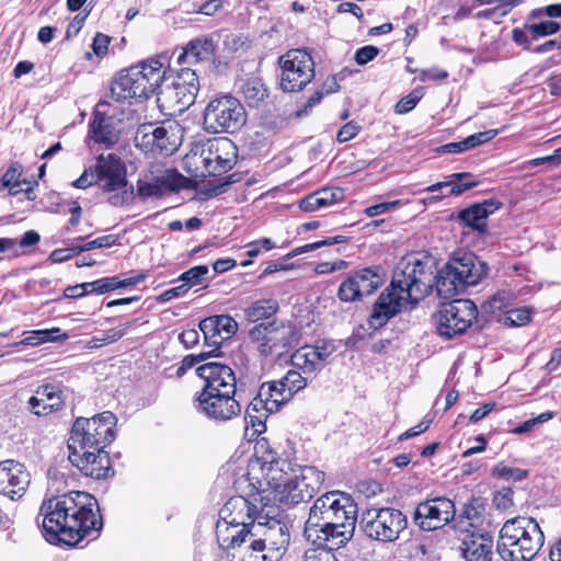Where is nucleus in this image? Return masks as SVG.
Segmentation results:
<instances>
[{
    "label": "nucleus",
    "mask_w": 561,
    "mask_h": 561,
    "mask_svg": "<svg viewBox=\"0 0 561 561\" xmlns=\"http://www.w3.org/2000/svg\"><path fill=\"white\" fill-rule=\"evenodd\" d=\"M247 477L264 488L271 504L295 506L310 501L322 486L325 473L313 466H299L283 458L266 438L254 445V455L249 459Z\"/></svg>",
    "instance_id": "1"
},
{
    "label": "nucleus",
    "mask_w": 561,
    "mask_h": 561,
    "mask_svg": "<svg viewBox=\"0 0 561 561\" xmlns=\"http://www.w3.org/2000/svg\"><path fill=\"white\" fill-rule=\"evenodd\" d=\"M44 538L54 545L77 547L84 539H96L104 526L96 497L70 491L43 501L37 517Z\"/></svg>",
    "instance_id": "2"
},
{
    "label": "nucleus",
    "mask_w": 561,
    "mask_h": 561,
    "mask_svg": "<svg viewBox=\"0 0 561 561\" xmlns=\"http://www.w3.org/2000/svg\"><path fill=\"white\" fill-rule=\"evenodd\" d=\"M433 270L428 260L415 254L403 257L393 271L390 285L380 294L369 316L371 328H381L397 316L404 302L417 304L433 291Z\"/></svg>",
    "instance_id": "3"
},
{
    "label": "nucleus",
    "mask_w": 561,
    "mask_h": 561,
    "mask_svg": "<svg viewBox=\"0 0 561 561\" xmlns=\"http://www.w3.org/2000/svg\"><path fill=\"white\" fill-rule=\"evenodd\" d=\"M543 542V533L535 518L516 516L500 529L496 551L503 561H531Z\"/></svg>",
    "instance_id": "4"
},
{
    "label": "nucleus",
    "mask_w": 561,
    "mask_h": 561,
    "mask_svg": "<svg viewBox=\"0 0 561 561\" xmlns=\"http://www.w3.org/2000/svg\"><path fill=\"white\" fill-rule=\"evenodd\" d=\"M165 69L159 59H148L122 71L111 85V95L116 101L148 99L157 94L164 80Z\"/></svg>",
    "instance_id": "5"
},
{
    "label": "nucleus",
    "mask_w": 561,
    "mask_h": 561,
    "mask_svg": "<svg viewBox=\"0 0 561 561\" xmlns=\"http://www.w3.org/2000/svg\"><path fill=\"white\" fill-rule=\"evenodd\" d=\"M244 481L248 482V491L243 495L231 496L219 510V519L217 523H228L229 525L255 526L257 520L266 519L274 513V505L271 504V497L264 488H256L257 484L250 481L244 474Z\"/></svg>",
    "instance_id": "6"
},
{
    "label": "nucleus",
    "mask_w": 561,
    "mask_h": 561,
    "mask_svg": "<svg viewBox=\"0 0 561 561\" xmlns=\"http://www.w3.org/2000/svg\"><path fill=\"white\" fill-rule=\"evenodd\" d=\"M117 419L114 413L104 411L92 417H77L71 426L68 448L80 453L106 449L116 437Z\"/></svg>",
    "instance_id": "7"
},
{
    "label": "nucleus",
    "mask_w": 561,
    "mask_h": 561,
    "mask_svg": "<svg viewBox=\"0 0 561 561\" xmlns=\"http://www.w3.org/2000/svg\"><path fill=\"white\" fill-rule=\"evenodd\" d=\"M237 147L226 138L210 141L206 148H195L183 158V167L190 175H222L237 163Z\"/></svg>",
    "instance_id": "8"
},
{
    "label": "nucleus",
    "mask_w": 561,
    "mask_h": 561,
    "mask_svg": "<svg viewBox=\"0 0 561 561\" xmlns=\"http://www.w3.org/2000/svg\"><path fill=\"white\" fill-rule=\"evenodd\" d=\"M436 331L445 340L465 334L479 318V309L471 299H453L443 302L433 316Z\"/></svg>",
    "instance_id": "9"
},
{
    "label": "nucleus",
    "mask_w": 561,
    "mask_h": 561,
    "mask_svg": "<svg viewBox=\"0 0 561 561\" xmlns=\"http://www.w3.org/2000/svg\"><path fill=\"white\" fill-rule=\"evenodd\" d=\"M405 515L393 507H370L360 514L359 527L371 540L393 542L407 528Z\"/></svg>",
    "instance_id": "10"
},
{
    "label": "nucleus",
    "mask_w": 561,
    "mask_h": 561,
    "mask_svg": "<svg viewBox=\"0 0 561 561\" xmlns=\"http://www.w3.org/2000/svg\"><path fill=\"white\" fill-rule=\"evenodd\" d=\"M249 339L260 355H283L298 342V334L290 323L271 321L259 323L249 331Z\"/></svg>",
    "instance_id": "11"
},
{
    "label": "nucleus",
    "mask_w": 561,
    "mask_h": 561,
    "mask_svg": "<svg viewBox=\"0 0 561 561\" xmlns=\"http://www.w3.org/2000/svg\"><path fill=\"white\" fill-rule=\"evenodd\" d=\"M247 122V113L240 101L231 95L211 100L204 112V128L208 133H234Z\"/></svg>",
    "instance_id": "12"
},
{
    "label": "nucleus",
    "mask_w": 561,
    "mask_h": 561,
    "mask_svg": "<svg viewBox=\"0 0 561 561\" xmlns=\"http://www.w3.org/2000/svg\"><path fill=\"white\" fill-rule=\"evenodd\" d=\"M289 401L278 379L263 382L247 407L249 423L257 433L265 432L268 416L279 412Z\"/></svg>",
    "instance_id": "13"
},
{
    "label": "nucleus",
    "mask_w": 561,
    "mask_h": 561,
    "mask_svg": "<svg viewBox=\"0 0 561 561\" xmlns=\"http://www.w3.org/2000/svg\"><path fill=\"white\" fill-rule=\"evenodd\" d=\"M183 128L174 121H168L160 126L144 124L138 127L135 145L145 152L170 156L181 146Z\"/></svg>",
    "instance_id": "14"
},
{
    "label": "nucleus",
    "mask_w": 561,
    "mask_h": 561,
    "mask_svg": "<svg viewBox=\"0 0 561 561\" xmlns=\"http://www.w3.org/2000/svg\"><path fill=\"white\" fill-rule=\"evenodd\" d=\"M199 90V82L195 70L182 68L170 84L160 87L157 102L160 107L171 114L183 112L195 101Z\"/></svg>",
    "instance_id": "15"
},
{
    "label": "nucleus",
    "mask_w": 561,
    "mask_h": 561,
    "mask_svg": "<svg viewBox=\"0 0 561 561\" xmlns=\"http://www.w3.org/2000/svg\"><path fill=\"white\" fill-rule=\"evenodd\" d=\"M280 87L286 92L302 90L314 77L312 57L304 49H290L279 57Z\"/></svg>",
    "instance_id": "16"
},
{
    "label": "nucleus",
    "mask_w": 561,
    "mask_h": 561,
    "mask_svg": "<svg viewBox=\"0 0 561 561\" xmlns=\"http://www.w3.org/2000/svg\"><path fill=\"white\" fill-rule=\"evenodd\" d=\"M385 283L381 266H368L352 272L339 286L336 296L342 302H356L375 294Z\"/></svg>",
    "instance_id": "17"
},
{
    "label": "nucleus",
    "mask_w": 561,
    "mask_h": 561,
    "mask_svg": "<svg viewBox=\"0 0 561 561\" xmlns=\"http://www.w3.org/2000/svg\"><path fill=\"white\" fill-rule=\"evenodd\" d=\"M455 513V503L451 500L437 496L419 503L413 519L422 530L433 531L451 522Z\"/></svg>",
    "instance_id": "18"
},
{
    "label": "nucleus",
    "mask_w": 561,
    "mask_h": 561,
    "mask_svg": "<svg viewBox=\"0 0 561 561\" xmlns=\"http://www.w3.org/2000/svg\"><path fill=\"white\" fill-rule=\"evenodd\" d=\"M196 409L215 421H230L241 414V404L231 392L196 394Z\"/></svg>",
    "instance_id": "19"
},
{
    "label": "nucleus",
    "mask_w": 561,
    "mask_h": 561,
    "mask_svg": "<svg viewBox=\"0 0 561 561\" xmlns=\"http://www.w3.org/2000/svg\"><path fill=\"white\" fill-rule=\"evenodd\" d=\"M96 184L103 192L108 193L107 203L114 207H122L135 199L134 185L127 178H77L71 185L76 188H88Z\"/></svg>",
    "instance_id": "20"
},
{
    "label": "nucleus",
    "mask_w": 561,
    "mask_h": 561,
    "mask_svg": "<svg viewBox=\"0 0 561 561\" xmlns=\"http://www.w3.org/2000/svg\"><path fill=\"white\" fill-rule=\"evenodd\" d=\"M196 375L204 380L198 393L231 392L237 394V379L232 368L226 364L209 362L196 367Z\"/></svg>",
    "instance_id": "21"
},
{
    "label": "nucleus",
    "mask_w": 561,
    "mask_h": 561,
    "mask_svg": "<svg viewBox=\"0 0 561 561\" xmlns=\"http://www.w3.org/2000/svg\"><path fill=\"white\" fill-rule=\"evenodd\" d=\"M252 537L257 540L256 543L261 545L266 552L279 553V559L285 552L290 539L287 527L280 523V520L270 517V515L266 519L257 520Z\"/></svg>",
    "instance_id": "22"
},
{
    "label": "nucleus",
    "mask_w": 561,
    "mask_h": 561,
    "mask_svg": "<svg viewBox=\"0 0 561 561\" xmlns=\"http://www.w3.org/2000/svg\"><path fill=\"white\" fill-rule=\"evenodd\" d=\"M69 459L83 476L94 480H105L115 473L106 449L71 451Z\"/></svg>",
    "instance_id": "23"
},
{
    "label": "nucleus",
    "mask_w": 561,
    "mask_h": 561,
    "mask_svg": "<svg viewBox=\"0 0 561 561\" xmlns=\"http://www.w3.org/2000/svg\"><path fill=\"white\" fill-rule=\"evenodd\" d=\"M335 347L328 342H321L316 345H304L297 348L290 356V364L299 369L304 375L310 377L321 371L328 358L332 355Z\"/></svg>",
    "instance_id": "24"
},
{
    "label": "nucleus",
    "mask_w": 561,
    "mask_h": 561,
    "mask_svg": "<svg viewBox=\"0 0 561 561\" xmlns=\"http://www.w3.org/2000/svg\"><path fill=\"white\" fill-rule=\"evenodd\" d=\"M30 481V472L23 463L13 459L0 461V495L19 500L26 492Z\"/></svg>",
    "instance_id": "25"
},
{
    "label": "nucleus",
    "mask_w": 561,
    "mask_h": 561,
    "mask_svg": "<svg viewBox=\"0 0 561 561\" xmlns=\"http://www.w3.org/2000/svg\"><path fill=\"white\" fill-rule=\"evenodd\" d=\"M354 526L327 525L320 527H305L304 535L313 546L329 551L345 546L353 537Z\"/></svg>",
    "instance_id": "26"
},
{
    "label": "nucleus",
    "mask_w": 561,
    "mask_h": 561,
    "mask_svg": "<svg viewBox=\"0 0 561 561\" xmlns=\"http://www.w3.org/2000/svg\"><path fill=\"white\" fill-rule=\"evenodd\" d=\"M459 540L460 554L465 561H492L494 545L489 533L463 529Z\"/></svg>",
    "instance_id": "27"
},
{
    "label": "nucleus",
    "mask_w": 561,
    "mask_h": 561,
    "mask_svg": "<svg viewBox=\"0 0 561 561\" xmlns=\"http://www.w3.org/2000/svg\"><path fill=\"white\" fill-rule=\"evenodd\" d=\"M31 413L36 416H48L60 412L66 405V397L61 386L43 383L27 401Z\"/></svg>",
    "instance_id": "28"
},
{
    "label": "nucleus",
    "mask_w": 561,
    "mask_h": 561,
    "mask_svg": "<svg viewBox=\"0 0 561 561\" xmlns=\"http://www.w3.org/2000/svg\"><path fill=\"white\" fill-rule=\"evenodd\" d=\"M199 329L206 344L218 348L237 333L238 323L228 314H216L203 319Z\"/></svg>",
    "instance_id": "29"
},
{
    "label": "nucleus",
    "mask_w": 561,
    "mask_h": 561,
    "mask_svg": "<svg viewBox=\"0 0 561 561\" xmlns=\"http://www.w3.org/2000/svg\"><path fill=\"white\" fill-rule=\"evenodd\" d=\"M503 206V203L489 198L481 203H476L459 211L457 218L465 227H469L480 233L486 232V219Z\"/></svg>",
    "instance_id": "30"
},
{
    "label": "nucleus",
    "mask_w": 561,
    "mask_h": 561,
    "mask_svg": "<svg viewBox=\"0 0 561 561\" xmlns=\"http://www.w3.org/2000/svg\"><path fill=\"white\" fill-rule=\"evenodd\" d=\"M449 263L459 278V282H461L466 288L477 285L488 274L486 264L480 261L473 253H465L461 256L454 257Z\"/></svg>",
    "instance_id": "31"
},
{
    "label": "nucleus",
    "mask_w": 561,
    "mask_h": 561,
    "mask_svg": "<svg viewBox=\"0 0 561 561\" xmlns=\"http://www.w3.org/2000/svg\"><path fill=\"white\" fill-rule=\"evenodd\" d=\"M137 172L135 163L122 159L117 153L98 156L95 164L85 169L81 175H128Z\"/></svg>",
    "instance_id": "32"
},
{
    "label": "nucleus",
    "mask_w": 561,
    "mask_h": 561,
    "mask_svg": "<svg viewBox=\"0 0 561 561\" xmlns=\"http://www.w3.org/2000/svg\"><path fill=\"white\" fill-rule=\"evenodd\" d=\"M254 526L245 525H229L228 523L216 524V538L219 546L231 552L242 543H247L252 538Z\"/></svg>",
    "instance_id": "33"
},
{
    "label": "nucleus",
    "mask_w": 561,
    "mask_h": 561,
    "mask_svg": "<svg viewBox=\"0 0 561 561\" xmlns=\"http://www.w3.org/2000/svg\"><path fill=\"white\" fill-rule=\"evenodd\" d=\"M182 182V190L190 188L196 191L195 198L205 202L226 193L231 184L240 181L241 178H224L220 181H208L201 185L196 178H171Z\"/></svg>",
    "instance_id": "34"
},
{
    "label": "nucleus",
    "mask_w": 561,
    "mask_h": 561,
    "mask_svg": "<svg viewBox=\"0 0 561 561\" xmlns=\"http://www.w3.org/2000/svg\"><path fill=\"white\" fill-rule=\"evenodd\" d=\"M416 256L419 259L430 261V264L433 270V276H434L433 288L436 287L437 295L439 297L445 298V299L453 298L454 296L458 295L460 291L466 289L463 284H461V282H459V278L457 277L454 268L450 267L449 262L445 264V266L438 272V274H435V266L432 263L431 257H428V256L420 257L419 255H416Z\"/></svg>",
    "instance_id": "35"
},
{
    "label": "nucleus",
    "mask_w": 561,
    "mask_h": 561,
    "mask_svg": "<svg viewBox=\"0 0 561 561\" xmlns=\"http://www.w3.org/2000/svg\"><path fill=\"white\" fill-rule=\"evenodd\" d=\"M344 198L345 193L342 187L327 186L301 198L298 205L301 210L310 213L323 207L332 206L342 202Z\"/></svg>",
    "instance_id": "36"
},
{
    "label": "nucleus",
    "mask_w": 561,
    "mask_h": 561,
    "mask_svg": "<svg viewBox=\"0 0 561 561\" xmlns=\"http://www.w3.org/2000/svg\"><path fill=\"white\" fill-rule=\"evenodd\" d=\"M334 496L336 492H327L313 502L305 527L334 525V520H337L334 516Z\"/></svg>",
    "instance_id": "37"
},
{
    "label": "nucleus",
    "mask_w": 561,
    "mask_h": 561,
    "mask_svg": "<svg viewBox=\"0 0 561 561\" xmlns=\"http://www.w3.org/2000/svg\"><path fill=\"white\" fill-rule=\"evenodd\" d=\"M215 43L213 37L203 36L191 41L178 60L180 64H196L202 61H209L215 55Z\"/></svg>",
    "instance_id": "38"
},
{
    "label": "nucleus",
    "mask_w": 561,
    "mask_h": 561,
    "mask_svg": "<svg viewBox=\"0 0 561 561\" xmlns=\"http://www.w3.org/2000/svg\"><path fill=\"white\" fill-rule=\"evenodd\" d=\"M256 539L252 537L247 543H242L231 552L227 553L229 561H279V553H268L256 543Z\"/></svg>",
    "instance_id": "39"
},
{
    "label": "nucleus",
    "mask_w": 561,
    "mask_h": 561,
    "mask_svg": "<svg viewBox=\"0 0 561 561\" xmlns=\"http://www.w3.org/2000/svg\"><path fill=\"white\" fill-rule=\"evenodd\" d=\"M91 138L95 142L113 146L118 141L119 131L114 127L111 118L95 114L94 119L90 124Z\"/></svg>",
    "instance_id": "40"
},
{
    "label": "nucleus",
    "mask_w": 561,
    "mask_h": 561,
    "mask_svg": "<svg viewBox=\"0 0 561 561\" xmlns=\"http://www.w3.org/2000/svg\"><path fill=\"white\" fill-rule=\"evenodd\" d=\"M147 272H139L130 277L122 278L119 275L102 277L93 280V290L96 295H103L119 288L135 286L147 278Z\"/></svg>",
    "instance_id": "41"
},
{
    "label": "nucleus",
    "mask_w": 561,
    "mask_h": 561,
    "mask_svg": "<svg viewBox=\"0 0 561 561\" xmlns=\"http://www.w3.org/2000/svg\"><path fill=\"white\" fill-rule=\"evenodd\" d=\"M334 516L337 520H334V525L342 526H356L357 520V505L350 495L343 492H336L334 496Z\"/></svg>",
    "instance_id": "42"
},
{
    "label": "nucleus",
    "mask_w": 561,
    "mask_h": 561,
    "mask_svg": "<svg viewBox=\"0 0 561 561\" xmlns=\"http://www.w3.org/2000/svg\"><path fill=\"white\" fill-rule=\"evenodd\" d=\"M497 135V130L490 129L485 131H480L473 135L468 136L461 141L449 142L444 146H440L436 149L437 152L442 153H459L466 150L472 149L481 144L490 141Z\"/></svg>",
    "instance_id": "43"
},
{
    "label": "nucleus",
    "mask_w": 561,
    "mask_h": 561,
    "mask_svg": "<svg viewBox=\"0 0 561 561\" xmlns=\"http://www.w3.org/2000/svg\"><path fill=\"white\" fill-rule=\"evenodd\" d=\"M279 305L276 299H259L244 309V319L248 322L255 323L261 320L270 319L277 313Z\"/></svg>",
    "instance_id": "44"
},
{
    "label": "nucleus",
    "mask_w": 561,
    "mask_h": 561,
    "mask_svg": "<svg viewBox=\"0 0 561 561\" xmlns=\"http://www.w3.org/2000/svg\"><path fill=\"white\" fill-rule=\"evenodd\" d=\"M461 523L467 524L465 529L469 530H482V526L484 523V506L478 502V500H472L469 503L465 504L461 512Z\"/></svg>",
    "instance_id": "45"
},
{
    "label": "nucleus",
    "mask_w": 561,
    "mask_h": 561,
    "mask_svg": "<svg viewBox=\"0 0 561 561\" xmlns=\"http://www.w3.org/2000/svg\"><path fill=\"white\" fill-rule=\"evenodd\" d=\"M466 178H456L458 182L447 181L439 182L436 184H432L427 186L426 191L436 192L439 191L440 195L438 197H446L449 195H460L463 192L477 186L479 184L478 181H463Z\"/></svg>",
    "instance_id": "46"
},
{
    "label": "nucleus",
    "mask_w": 561,
    "mask_h": 561,
    "mask_svg": "<svg viewBox=\"0 0 561 561\" xmlns=\"http://www.w3.org/2000/svg\"><path fill=\"white\" fill-rule=\"evenodd\" d=\"M0 183L2 187H7L9 190V194L15 196L20 193H24L30 201H34L36 198L33 195L34 188L38 186V181L33 178L32 181L26 178H0Z\"/></svg>",
    "instance_id": "47"
},
{
    "label": "nucleus",
    "mask_w": 561,
    "mask_h": 561,
    "mask_svg": "<svg viewBox=\"0 0 561 561\" xmlns=\"http://www.w3.org/2000/svg\"><path fill=\"white\" fill-rule=\"evenodd\" d=\"M309 377L304 375L299 369H289L284 377L278 379L282 387L286 390V394L290 400L296 393L304 390L308 385Z\"/></svg>",
    "instance_id": "48"
},
{
    "label": "nucleus",
    "mask_w": 561,
    "mask_h": 561,
    "mask_svg": "<svg viewBox=\"0 0 561 561\" xmlns=\"http://www.w3.org/2000/svg\"><path fill=\"white\" fill-rule=\"evenodd\" d=\"M242 93L250 106L260 105L268 96L267 89L261 79L257 78L247 80L242 87Z\"/></svg>",
    "instance_id": "49"
},
{
    "label": "nucleus",
    "mask_w": 561,
    "mask_h": 561,
    "mask_svg": "<svg viewBox=\"0 0 561 561\" xmlns=\"http://www.w3.org/2000/svg\"><path fill=\"white\" fill-rule=\"evenodd\" d=\"M533 311L528 307L513 308L505 311L500 321L507 327H523L531 321Z\"/></svg>",
    "instance_id": "50"
},
{
    "label": "nucleus",
    "mask_w": 561,
    "mask_h": 561,
    "mask_svg": "<svg viewBox=\"0 0 561 561\" xmlns=\"http://www.w3.org/2000/svg\"><path fill=\"white\" fill-rule=\"evenodd\" d=\"M512 297L513 295L510 291L499 290L482 304V310L491 314L502 311L511 306Z\"/></svg>",
    "instance_id": "51"
},
{
    "label": "nucleus",
    "mask_w": 561,
    "mask_h": 561,
    "mask_svg": "<svg viewBox=\"0 0 561 561\" xmlns=\"http://www.w3.org/2000/svg\"><path fill=\"white\" fill-rule=\"evenodd\" d=\"M207 274V265H196L183 272L178 277V280H181L184 284V286L187 287V289L190 290L192 287L201 285Z\"/></svg>",
    "instance_id": "52"
},
{
    "label": "nucleus",
    "mask_w": 561,
    "mask_h": 561,
    "mask_svg": "<svg viewBox=\"0 0 561 561\" xmlns=\"http://www.w3.org/2000/svg\"><path fill=\"white\" fill-rule=\"evenodd\" d=\"M526 469L508 467L503 462L495 465L492 469V476L505 480L522 481L528 477Z\"/></svg>",
    "instance_id": "53"
},
{
    "label": "nucleus",
    "mask_w": 561,
    "mask_h": 561,
    "mask_svg": "<svg viewBox=\"0 0 561 561\" xmlns=\"http://www.w3.org/2000/svg\"><path fill=\"white\" fill-rule=\"evenodd\" d=\"M137 193L141 199L149 197L161 198L165 195V186L162 185L161 181L149 183L139 179L137 182Z\"/></svg>",
    "instance_id": "54"
},
{
    "label": "nucleus",
    "mask_w": 561,
    "mask_h": 561,
    "mask_svg": "<svg viewBox=\"0 0 561 561\" xmlns=\"http://www.w3.org/2000/svg\"><path fill=\"white\" fill-rule=\"evenodd\" d=\"M138 325H139L138 319L129 320L116 328H112V329L107 330L104 333L103 337H101V341L105 345L115 343L118 340H121L123 336H125L129 330L135 329Z\"/></svg>",
    "instance_id": "55"
},
{
    "label": "nucleus",
    "mask_w": 561,
    "mask_h": 561,
    "mask_svg": "<svg viewBox=\"0 0 561 561\" xmlns=\"http://www.w3.org/2000/svg\"><path fill=\"white\" fill-rule=\"evenodd\" d=\"M118 241V236L116 234H104L95 238L92 241L85 242L81 245L72 247V251L75 253H82L84 251H90L99 248H111L116 244Z\"/></svg>",
    "instance_id": "56"
},
{
    "label": "nucleus",
    "mask_w": 561,
    "mask_h": 561,
    "mask_svg": "<svg viewBox=\"0 0 561 561\" xmlns=\"http://www.w3.org/2000/svg\"><path fill=\"white\" fill-rule=\"evenodd\" d=\"M560 23L554 21H542L539 23L527 25V31L533 36V39L553 35L559 32Z\"/></svg>",
    "instance_id": "57"
},
{
    "label": "nucleus",
    "mask_w": 561,
    "mask_h": 561,
    "mask_svg": "<svg viewBox=\"0 0 561 561\" xmlns=\"http://www.w3.org/2000/svg\"><path fill=\"white\" fill-rule=\"evenodd\" d=\"M210 355L211 353L202 352L199 354H188L184 356L176 369V377L181 378L186 374L188 369L203 365L202 363L205 362Z\"/></svg>",
    "instance_id": "58"
},
{
    "label": "nucleus",
    "mask_w": 561,
    "mask_h": 561,
    "mask_svg": "<svg viewBox=\"0 0 561 561\" xmlns=\"http://www.w3.org/2000/svg\"><path fill=\"white\" fill-rule=\"evenodd\" d=\"M422 99V93L417 90L402 98L394 106V112L397 114H407L411 112L419 101Z\"/></svg>",
    "instance_id": "59"
},
{
    "label": "nucleus",
    "mask_w": 561,
    "mask_h": 561,
    "mask_svg": "<svg viewBox=\"0 0 561 561\" xmlns=\"http://www.w3.org/2000/svg\"><path fill=\"white\" fill-rule=\"evenodd\" d=\"M400 205H401V201H399V199L389 201V202H381V203H378V204H375V205L366 207L364 209V214L367 217L373 218V217L379 216L381 214L388 213V211H390L392 209H396Z\"/></svg>",
    "instance_id": "60"
},
{
    "label": "nucleus",
    "mask_w": 561,
    "mask_h": 561,
    "mask_svg": "<svg viewBox=\"0 0 561 561\" xmlns=\"http://www.w3.org/2000/svg\"><path fill=\"white\" fill-rule=\"evenodd\" d=\"M302 561H337L331 551L316 547L306 550Z\"/></svg>",
    "instance_id": "61"
},
{
    "label": "nucleus",
    "mask_w": 561,
    "mask_h": 561,
    "mask_svg": "<svg viewBox=\"0 0 561 561\" xmlns=\"http://www.w3.org/2000/svg\"><path fill=\"white\" fill-rule=\"evenodd\" d=\"M514 491L511 488H503L493 497L495 506L500 510H507L513 506Z\"/></svg>",
    "instance_id": "62"
},
{
    "label": "nucleus",
    "mask_w": 561,
    "mask_h": 561,
    "mask_svg": "<svg viewBox=\"0 0 561 561\" xmlns=\"http://www.w3.org/2000/svg\"><path fill=\"white\" fill-rule=\"evenodd\" d=\"M359 125L354 121L344 124L336 134V139L339 142H346L352 140L359 133Z\"/></svg>",
    "instance_id": "63"
},
{
    "label": "nucleus",
    "mask_w": 561,
    "mask_h": 561,
    "mask_svg": "<svg viewBox=\"0 0 561 561\" xmlns=\"http://www.w3.org/2000/svg\"><path fill=\"white\" fill-rule=\"evenodd\" d=\"M187 293H188L187 287H185L184 284L182 283L179 286H175V287H172V288H169V289L164 290L162 294L157 296L156 300L159 304H164V302L170 301V300H172L174 298L183 297Z\"/></svg>",
    "instance_id": "64"
}]
</instances>
